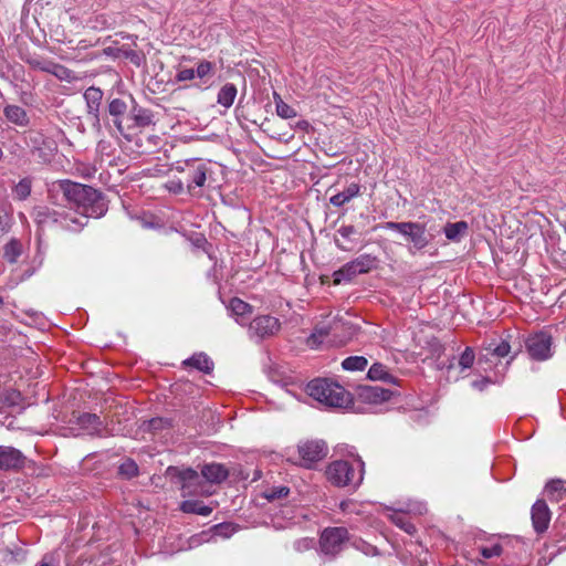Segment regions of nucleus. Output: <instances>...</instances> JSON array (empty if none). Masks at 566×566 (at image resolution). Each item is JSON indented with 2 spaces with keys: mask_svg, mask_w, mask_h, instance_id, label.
<instances>
[{
  "mask_svg": "<svg viewBox=\"0 0 566 566\" xmlns=\"http://www.w3.org/2000/svg\"><path fill=\"white\" fill-rule=\"evenodd\" d=\"M54 187L63 193L70 203L69 209H72L76 217L85 218V226L88 218H102L108 210L107 200L103 192L91 186L71 180H60Z\"/></svg>",
  "mask_w": 566,
  "mask_h": 566,
  "instance_id": "nucleus-1",
  "label": "nucleus"
},
{
  "mask_svg": "<svg viewBox=\"0 0 566 566\" xmlns=\"http://www.w3.org/2000/svg\"><path fill=\"white\" fill-rule=\"evenodd\" d=\"M364 470L365 463L360 459L356 460V467L348 461L337 460L326 467L325 475L335 486L357 488L363 482Z\"/></svg>",
  "mask_w": 566,
  "mask_h": 566,
  "instance_id": "nucleus-2",
  "label": "nucleus"
},
{
  "mask_svg": "<svg viewBox=\"0 0 566 566\" xmlns=\"http://www.w3.org/2000/svg\"><path fill=\"white\" fill-rule=\"evenodd\" d=\"M35 221L46 226L59 223L67 231L78 232L85 227V218L76 217L72 209H54L46 206L36 207L34 210Z\"/></svg>",
  "mask_w": 566,
  "mask_h": 566,
  "instance_id": "nucleus-3",
  "label": "nucleus"
},
{
  "mask_svg": "<svg viewBox=\"0 0 566 566\" xmlns=\"http://www.w3.org/2000/svg\"><path fill=\"white\" fill-rule=\"evenodd\" d=\"M311 397L328 407H344L348 403V392L338 384L326 379H315L307 385Z\"/></svg>",
  "mask_w": 566,
  "mask_h": 566,
  "instance_id": "nucleus-4",
  "label": "nucleus"
},
{
  "mask_svg": "<svg viewBox=\"0 0 566 566\" xmlns=\"http://www.w3.org/2000/svg\"><path fill=\"white\" fill-rule=\"evenodd\" d=\"M385 228L388 230L397 231L401 235H403L408 241L412 243L409 248L411 253H415L413 250H422L424 249L430 241L432 240V235L427 234V224L420 222H392L389 221L385 224Z\"/></svg>",
  "mask_w": 566,
  "mask_h": 566,
  "instance_id": "nucleus-5",
  "label": "nucleus"
},
{
  "mask_svg": "<svg viewBox=\"0 0 566 566\" xmlns=\"http://www.w3.org/2000/svg\"><path fill=\"white\" fill-rule=\"evenodd\" d=\"M377 268V259L370 254H361L356 259L344 264L339 270L334 272L333 283L342 281H352L360 274L369 273Z\"/></svg>",
  "mask_w": 566,
  "mask_h": 566,
  "instance_id": "nucleus-6",
  "label": "nucleus"
},
{
  "mask_svg": "<svg viewBox=\"0 0 566 566\" xmlns=\"http://www.w3.org/2000/svg\"><path fill=\"white\" fill-rule=\"evenodd\" d=\"M297 453L298 460L296 463L311 469L327 455V447L322 440H305L297 444Z\"/></svg>",
  "mask_w": 566,
  "mask_h": 566,
  "instance_id": "nucleus-7",
  "label": "nucleus"
},
{
  "mask_svg": "<svg viewBox=\"0 0 566 566\" xmlns=\"http://www.w3.org/2000/svg\"><path fill=\"white\" fill-rule=\"evenodd\" d=\"M281 328L279 318L271 315L255 316L248 326V333L252 339H264L274 336Z\"/></svg>",
  "mask_w": 566,
  "mask_h": 566,
  "instance_id": "nucleus-8",
  "label": "nucleus"
},
{
  "mask_svg": "<svg viewBox=\"0 0 566 566\" xmlns=\"http://www.w3.org/2000/svg\"><path fill=\"white\" fill-rule=\"evenodd\" d=\"M526 349L533 359H548L552 356V336L544 332L530 336L526 340Z\"/></svg>",
  "mask_w": 566,
  "mask_h": 566,
  "instance_id": "nucleus-9",
  "label": "nucleus"
},
{
  "mask_svg": "<svg viewBox=\"0 0 566 566\" xmlns=\"http://www.w3.org/2000/svg\"><path fill=\"white\" fill-rule=\"evenodd\" d=\"M347 539V530L333 527L325 530L321 535V549L326 555L339 553Z\"/></svg>",
  "mask_w": 566,
  "mask_h": 566,
  "instance_id": "nucleus-10",
  "label": "nucleus"
},
{
  "mask_svg": "<svg viewBox=\"0 0 566 566\" xmlns=\"http://www.w3.org/2000/svg\"><path fill=\"white\" fill-rule=\"evenodd\" d=\"M357 333L356 325L346 317L333 316L332 336L338 344H345Z\"/></svg>",
  "mask_w": 566,
  "mask_h": 566,
  "instance_id": "nucleus-11",
  "label": "nucleus"
},
{
  "mask_svg": "<svg viewBox=\"0 0 566 566\" xmlns=\"http://www.w3.org/2000/svg\"><path fill=\"white\" fill-rule=\"evenodd\" d=\"M187 165L189 167L187 189L188 192L192 193L195 188H202L205 186L209 168L206 164L199 163L197 160H193L191 164Z\"/></svg>",
  "mask_w": 566,
  "mask_h": 566,
  "instance_id": "nucleus-12",
  "label": "nucleus"
},
{
  "mask_svg": "<svg viewBox=\"0 0 566 566\" xmlns=\"http://www.w3.org/2000/svg\"><path fill=\"white\" fill-rule=\"evenodd\" d=\"M84 99L86 102L87 115L98 125L103 91L99 87L91 86L84 92Z\"/></svg>",
  "mask_w": 566,
  "mask_h": 566,
  "instance_id": "nucleus-13",
  "label": "nucleus"
},
{
  "mask_svg": "<svg viewBox=\"0 0 566 566\" xmlns=\"http://www.w3.org/2000/svg\"><path fill=\"white\" fill-rule=\"evenodd\" d=\"M127 111H128V105H127L126 101L123 98L115 97V98L109 99L107 103V113L112 117L114 126L116 127L118 133H120L122 135H124V132H125L123 118H124V115L127 113Z\"/></svg>",
  "mask_w": 566,
  "mask_h": 566,
  "instance_id": "nucleus-14",
  "label": "nucleus"
},
{
  "mask_svg": "<svg viewBox=\"0 0 566 566\" xmlns=\"http://www.w3.org/2000/svg\"><path fill=\"white\" fill-rule=\"evenodd\" d=\"M551 521V512L543 500H538L532 507V522L536 532L542 533L547 530Z\"/></svg>",
  "mask_w": 566,
  "mask_h": 566,
  "instance_id": "nucleus-15",
  "label": "nucleus"
},
{
  "mask_svg": "<svg viewBox=\"0 0 566 566\" xmlns=\"http://www.w3.org/2000/svg\"><path fill=\"white\" fill-rule=\"evenodd\" d=\"M24 463L23 454L12 447H0V469L10 470L21 468Z\"/></svg>",
  "mask_w": 566,
  "mask_h": 566,
  "instance_id": "nucleus-16",
  "label": "nucleus"
},
{
  "mask_svg": "<svg viewBox=\"0 0 566 566\" xmlns=\"http://www.w3.org/2000/svg\"><path fill=\"white\" fill-rule=\"evenodd\" d=\"M333 316H327L323 322L314 327V331L307 338V345L312 348H316L323 343V339L332 335Z\"/></svg>",
  "mask_w": 566,
  "mask_h": 566,
  "instance_id": "nucleus-17",
  "label": "nucleus"
},
{
  "mask_svg": "<svg viewBox=\"0 0 566 566\" xmlns=\"http://www.w3.org/2000/svg\"><path fill=\"white\" fill-rule=\"evenodd\" d=\"M129 98L133 103L130 108V116L134 120L135 126L144 128L154 124L153 112L148 108L139 106L132 95H129Z\"/></svg>",
  "mask_w": 566,
  "mask_h": 566,
  "instance_id": "nucleus-18",
  "label": "nucleus"
},
{
  "mask_svg": "<svg viewBox=\"0 0 566 566\" xmlns=\"http://www.w3.org/2000/svg\"><path fill=\"white\" fill-rule=\"evenodd\" d=\"M201 474L207 482L218 484L229 476V471L221 463H209L202 467Z\"/></svg>",
  "mask_w": 566,
  "mask_h": 566,
  "instance_id": "nucleus-19",
  "label": "nucleus"
},
{
  "mask_svg": "<svg viewBox=\"0 0 566 566\" xmlns=\"http://www.w3.org/2000/svg\"><path fill=\"white\" fill-rule=\"evenodd\" d=\"M4 117L12 124L25 127L29 124V116L24 108L18 105H7L3 109Z\"/></svg>",
  "mask_w": 566,
  "mask_h": 566,
  "instance_id": "nucleus-20",
  "label": "nucleus"
},
{
  "mask_svg": "<svg viewBox=\"0 0 566 566\" xmlns=\"http://www.w3.org/2000/svg\"><path fill=\"white\" fill-rule=\"evenodd\" d=\"M360 193V186L356 182L350 184L344 191H340L329 198V202L334 207H343L352 199Z\"/></svg>",
  "mask_w": 566,
  "mask_h": 566,
  "instance_id": "nucleus-21",
  "label": "nucleus"
},
{
  "mask_svg": "<svg viewBox=\"0 0 566 566\" xmlns=\"http://www.w3.org/2000/svg\"><path fill=\"white\" fill-rule=\"evenodd\" d=\"M228 308L231 314L235 316V321L241 325L245 324V315H250L252 313V306L238 297L230 300Z\"/></svg>",
  "mask_w": 566,
  "mask_h": 566,
  "instance_id": "nucleus-22",
  "label": "nucleus"
},
{
  "mask_svg": "<svg viewBox=\"0 0 566 566\" xmlns=\"http://www.w3.org/2000/svg\"><path fill=\"white\" fill-rule=\"evenodd\" d=\"M237 94V86L233 83H227L219 90L217 102L224 108H230L234 103Z\"/></svg>",
  "mask_w": 566,
  "mask_h": 566,
  "instance_id": "nucleus-23",
  "label": "nucleus"
},
{
  "mask_svg": "<svg viewBox=\"0 0 566 566\" xmlns=\"http://www.w3.org/2000/svg\"><path fill=\"white\" fill-rule=\"evenodd\" d=\"M180 479L182 481V490L186 493V490L190 486L195 485L199 479V475L197 471L192 469H185L180 472ZM199 489H196L193 492H188L187 494H201V495H209L210 492L205 491L200 485H198Z\"/></svg>",
  "mask_w": 566,
  "mask_h": 566,
  "instance_id": "nucleus-24",
  "label": "nucleus"
},
{
  "mask_svg": "<svg viewBox=\"0 0 566 566\" xmlns=\"http://www.w3.org/2000/svg\"><path fill=\"white\" fill-rule=\"evenodd\" d=\"M184 364L206 374H210L213 370L212 360L203 353L195 354L190 358L186 359Z\"/></svg>",
  "mask_w": 566,
  "mask_h": 566,
  "instance_id": "nucleus-25",
  "label": "nucleus"
},
{
  "mask_svg": "<svg viewBox=\"0 0 566 566\" xmlns=\"http://www.w3.org/2000/svg\"><path fill=\"white\" fill-rule=\"evenodd\" d=\"M468 228L469 227L465 221L448 222L443 228V232L448 240L459 242L467 233Z\"/></svg>",
  "mask_w": 566,
  "mask_h": 566,
  "instance_id": "nucleus-26",
  "label": "nucleus"
},
{
  "mask_svg": "<svg viewBox=\"0 0 566 566\" xmlns=\"http://www.w3.org/2000/svg\"><path fill=\"white\" fill-rule=\"evenodd\" d=\"M544 494L549 501H562L566 496L565 483L560 480L548 482L545 486Z\"/></svg>",
  "mask_w": 566,
  "mask_h": 566,
  "instance_id": "nucleus-27",
  "label": "nucleus"
},
{
  "mask_svg": "<svg viewBox=\"0 0 566 566\" xmlns=\"http://www.w3.org/2000/svg\"><path fill=\"white\" fill-rule=\"evenodd\" d=\"M368 378L374 381L395 382L394 376L389 373L388 368L379 363L371 365L367 374Z\"/></svg>",
  "mask_w": 566,
  "mask_h": 566,
  "instance_id": "nucleus-28",
  "label": "nucleus"
},
{
  "mask_svg": "<svg viewBox=\"0 0 566 566\" xmlns=\"http://www.w3.org/2000/svg\"><path fill=\"white\" fill-rule=\"evenodd\" d=\"M180 510L185 513H193L202 516H208L212 512L210 506L203 505L201 502L195 500L181 502Z\"/></svg>",
  "mask_w": 566,
  "mask_h": 566,
  "instance_id": "nucleus-29",
  "label": "nucleus"
},
{
  "mask_svg": "<svg viewBox=\"0 0 566 566\" xmlns=\"http://www.w3.org/2000/svg\"><path fill=\"white\" fill-rule=\"evenodd\" d=\"M49 74L54 75L60 81L73 82L77 80V76L72 70L53 61L51 63Z\"/></svg>",
  "mask_w": 566,
  "mask_h": 566,
  "instance_id": "nucleus-30",
  "label": "nucleus"
},
{
  "mask_svg": "<svg viewBox=\"0 0 566 566\" xmlns=\"http://www.w3.org/2000/svg\"><path fill=\"white\" fill-rule=\"evenodd\" d=\"M22 252L21 243L12 239L2 249V258L10 263H14Z\"/></svg>",
  "mask_w": 566,
  "mask_h": 566,
  "instance_id": "nucleus-31",
  "label": "nucleus"
},
{
  "mask_svg": "<svg viewBox=\"0 0 566 566\" xmlns=\"http://www.w3.org/2000/svg\"><path fill=\"white\" fill-rule=\"evenodd\" d=\"M274 101H275V108H276V114L284 118V119H289V118H294L296 116V111L290 106L289 104H286L279 94L274 93Z\"/></svg>",
  "mask_w": 566,
  "mask_h": 566,
  "instance_id": "nucleus-32",
  "label": "nucleus"
},
{
  "mask_svg": "<svg viewBox=\"0 0 566 566\" xmlns=\"http://www.w3.org/2000/svg\"><path fill=\"white\" fill-rule=\"evenodd\" d=\"M368 361L364 356H350L343 360L342 367L345 370L357 371L364 370L367 366Z\"/></svg>",
  "mask_w": 566,
  "mask_h": 566,
  "instance_id": "nucleus-33",
  "label": "nucleus"
},
{
  "mask_svg": "<svg viewBox=\"0 0 566 566\" xmlns=\"http://www.w3.org/2000/svg\"><path fill=\"white\" fill-rule=\"evenodd\" d=\"M31 184L30 178L21 179L12 190L14 198L19 200L27 199L31 193Z\"/></svg>",
  "mask_w": 566,
  "mask_h": 566,
  "instance_id": "nucleus-34",
  "label": "nucleus"
},
{
  "mask_svg": "<svg viewBox=\"0 0 566 566\" xmlns=\"http://www.w3.org/2000/svg\"><path fill=\"white\" fill-rule=\"evenodd\" d=\"M80 424L83 429H85L88 433L93 434L97 432L99 420L96 415L85 413L80 418Z\"/></svg>",
  "mask_w": 566,
  "mask_h": 566,
  "instance_id": "nucleus-35",
  "label": "nucleus"
},
{
  "mask_svg": "<svg viewBox=\"0 0 566 566\" xmlns=\"http://www.w3.org/2000/svg\"><path fill=\"white\" fill-rule=\"evenodd\" d=\"M25 62L33 70L49 73L52 61L48 59H43L41 56H30L25 60Z\"/></svg>",
  "mask_w": 566,
  "mask_h": 566,
  "instance_id": "nucleus-36",
  "label": "nucleus"
},
{
  "mask_svg": "<svg viewBox=\"0 0 566 566\" xmlns=\"http://www.w3.org/2000/svg\"><path fill=\"white\" fill-rule=\"evenodd\" d=\"M474 352L471 348H465V350L461 354L458 363V367L461 371L470 369L474 363Z\"/></svg>",
  "mask_w": 566,
  "mask_h": 566,
  "instance_id": "nucleus-37",
  "label": "nucleus"
},
{
  "mask_svg": "<svg viewBox=\"0 0 566 566\" xmlns=\"http://www.w3.org/2000/svg\"><path fill=\"white\" fill-rule=\"evenodd\" d=\"M138 473V467L133 460H126L119 467V474L124 478L130 479Z\"/></svg>",
  "mask_w": 566,
  "mask_h": 566,
  "instance_id": "nucleus-38",
  "label": "nucleus"
},
{
  "mask_svg": "<svg viewBox=\"0 0 566 566\" xmlns=\"http://www.w3.org/2000/svg\"><path fill=\"white\" fill-rule=\"evenodd\" d=\"M290 493V489L286 486H275L264 492V497L269 501L285 497Z\"/></svg>",
  "mask_w": 566,
  "mask_h": 566,
  "instance_id": "nucleus-39",
  "label": "nucleus"
},
{
  "mask_svg": "<svg viewBox=\"0 0 566 566\" xmlns=\"http://www.w3.org/2000/svg\"><path fill=\"white\" fill-rule=\"evenodd\" d=\"M213 64L209 61L200 62L195 69L196 77L203 78L212 73Z\"/></svg>",
  "mask_w": 566,
  "mask_h": 566,
  "instance_id": "nucleus-40",
  "label": "nucleus"
},
{
  "mask_svg": "<svg viewBox=\"0 0 566 566\" xmlns=\"http://www.w3.org/2000/svg\"><path fill=\"white\" fill-rule=\"evenodd\" d=\"M214 535L230 537L235 532V526L229 523L219 524L213 528Z\"/></svg>",
  "mask_w": 566,
  "mask_h": 566,
  "instance_id": "nucleus-41",
  "label": "nucleus"
},
{
  "mask_svg": "<svg viewBox=\"0 0 566 566\" xmlns=\"http://www.w3.org/2000/svg\"><path fill=\"white\" fill-rule=\"evenodd\" d=\"M490 350L492 352V355H494L496 357H505L510 354L511 346L507 342L502 340L494 347H490Z\"/></svg>",
  "mask_w": 566,
  "mask_h": 566,
  "instance_id": "nucleus-42",
  "label": "nucleus"
},
{
  "mask_svg": "<svg viewBox=\"0 0 566 566\" xmlns=\"http://www.w3.org/2000/svg\"><path fill=\"white\" fill-rule=\"evenodd\" d=\"M11 218L9 213L0 208V238L3 237L10 229Z\"/></svg>",
  "mask_w": 566,
  "mask_h": 566,
  "instance_id": "nucleus-43",
  "label": "nucleus"
},
{
  "mask_svg": "<svg viewBox=\"0 0 566 566\" xmlns=\"http://www.w3.org/2000/svg\"><path fill=\"white\" fill-rule=\"evenodd\" d=\"M337 233L347 242L354 241L353 237L357 234V230L354 226H342Z\"/></svg>",
  "mask_w": 566,
  "mask_h": 566,
  "instance_id": "nucleus-44",
  "label": "nucleus"
},
{
  "mask_svg": "<svg viewBox=\"0 0 566 566\" xmlns=\"http://www.w3.org/2000/svg\"><path fill=\"white\" fill-rule=\"evenodd\" d=\"M502 551H503L502 546L496 543L490 547H482L481 554L484 558H492V557L500 556L502 554Z\"/></svg>",
  "mask_w": 566,
  "mask_h": 566,
  "instance_id": "nucleus-45",
  "label": "nucleus"
},
{
  "mask_svg": "<svg viewBox=\"0 0 566 566\" xmlns=\"http://www.w3.org/2000/svg\"><path fill=\"white\" fill-rule=\"evenodd\" d=\"M196 77L195 69H182L179 70L176 74V80L178 82L191 81Z\"/></svg>",
  "mask_w": 566,
  "mask_h": 566,
  "instance_id": "nucleus-46",
  "label": "nucleus"
},
{
  "mask_svg": "<svg viewBox=\"0 0 566 566\" xmlns=\"http://www.w3.org/2000/svg\"><path fill=\"white\" fill-rule=\"evenodd\" d=\"M495 380H491L488 377H481L480 379H476L472 381V387L476 390L482 391L485 389L490 384L494 382Z\"/></svg>",
  "mask_w": 566,
  "mask_h": 566,
  "instance_id": "nucleus-47",
  "label": "nucleus"
},
{
  "mask_svg": "<svg viewBox=\"0 0 566 566\" xmlns=\"http://www.w3.org/2000/svg\"><path fill=\"white\" fill-rule=\"evenodd\" d=\"M403 516H397L395 522L397 523V525H399L401 528H403L408 534H412L415 532V526L409 523V522H406L403 521Z\"/></svg>",
  "mask_w": 566,
  "mask_h": 566,
  "instance_id": "nucleus-48",
  "label": "nucleus"
},
{
  "mask_svg": "<svg viewBox=\"0 0 566 566\" xmlns=\"http://www.w3.org/2000/svg\"><path fill=\"white\" fill-rule=\"evenodd\" d=\"M313 545H314L313 541L308 539V538L301 539V541L296 542V544H295L297 551L310 549L313 547Z\"/></svg>",
  "mask_w": 566,
  "mask_h": 566,
  "instance_id": "nucleus-49",
  "label": "nucleus"
},
{
  "mask_svg": "<svg viewBox=\"0 0 566 566\" xmlns=\"http://www.w3.org/2000/svg\"><path fill=\"white\" fill-rule=\"evenodd\" d=\"M169 190L175 193H181L184 191V184L180 180L171 181Z\"/></svg>",
  "mask_w": 566,
  "mask_h": 566,
  "instance_id": "nucleus-50",
  "label": "nucleus"
},
{
  "mask_svg": "<svg viewBox=\"0 0 566 566\" xmlns=\"http://www.w3.org/2000/svg\"><path fill=\"white\" fill-rule=\"evenodd\" d=\"M53 557L51 555H45L38 566H52Z\"/></svg>",
  "mask_w": 566,
  "mask_h": 566,
  "instance_id": "nucleus-51",
  "label": "nucleus"
},
{
  "mask_svg": "<svg viewBox=\"0 0 566 566\" xmlns=\"http://www.w3.org/2000/svg\"><path fill=\"white\" fill-rule=\"evenodd\" d=\"M513 287L516 291V293H518V294H526V290L530 289V285H518V284H515V285H513Z\"/></svg>",
  "mask_w": 566,
  "mask_h": 566,
  "instance_id": "nucleus-52",
  "label": "nucleus"
},
{
  "mask_svg": "<svg viewBox=\"0 0 566 566\" xmlns=\"http://www.w3.org/2000/svg\"><path fill=\"white\" fill-rule=\"evenodd\" d=\"M335 242H336V245H337L340 250H343V251H349V250H352V249H353V247H349V245H347V244H345V243H342L338 239H336V240H335Z\"/></svg>",
  "mask_w": 566,
  "mask_h": 566,
  "instance_id": "nucleus-53",
  "label": "nucleus"
},
{
  "mask_svg": "<svg viewBox=\"0 0 566 566\" xmlns=\"http://www.w3.org/2000/svg\"><path fill=\"white\" fill-rule=\"evenodd\" d=\"M298 128L305 129L308 126V123L306 120H301L296 125Z\"/></svg>",
  "mask_w": 566,
  "mask_h": 566,
  "instance_id": "nucleus-54",
  "label": "nucleus"
},
{
  "mask_svg": "<svg viewBox=\"0 0 566 566\" xmlns=\"http://www.w3.org/2000/svg\"><path fill=\"white\" fill-rule=\"evenodd\" d=\"M2 304V300L0 298V305Z\"/></svg>",
  "mask_w": 566,
  "mask_h": 566,
  "instance_id": "nucleus-55",
  "label": "nucleus"
}]
</instances>
